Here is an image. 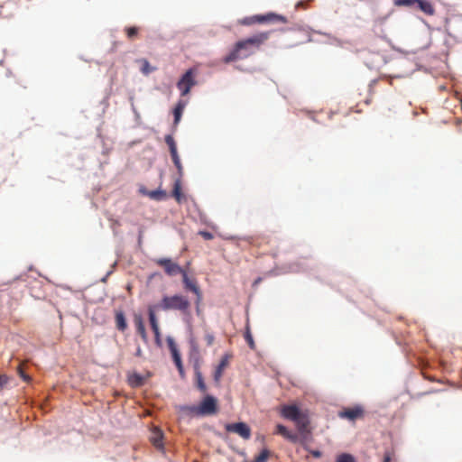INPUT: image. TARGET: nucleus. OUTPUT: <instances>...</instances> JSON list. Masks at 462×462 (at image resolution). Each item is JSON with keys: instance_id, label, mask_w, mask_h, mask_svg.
Returning a JSON list of instances; mask_svg holds the SVG:
<instances>
[{"instance_id": "cd10ccee", "label": "nucleus", "mask_w": 462, "mask_h": 462, "mask_svg": "<svg viewBox=\"0 0 462 462\" xmlns=\"http://www.w3.org/2000/svg\"><path fill=\"white\" fill-rule=\"evenodd\" d=\"M171 159H172V162H173L174 165L178 169L179 173L181 174L182 165L180 163V157L178 155V152L172 153V154H171Z\"/></svg>"}, {"instance_id": "c756f323", "label": "nucleus", "mask_w": 462, "mask_h": 462, "mask_svg": "<svg viewBox=\"0 0 462 462\" xmlns=\"http://www.w3.org/2000/svg\"><path fill=\"white\" fill-rule=\"evenodd\" d=\"M204 339L208 346H212L215 341V337L213 333L206 330Z\"/></svg>"}, {"instance_id": "412c9836", "label": "nucleus", "mask_w": 462, "mask_h": 462, "mask_svg": "<svg viewBox=\"0 0 462 462\" xmlns=\"http://www.w3.org/2000/svg\"><path fill=\"white\" fill-rule=\"evenodd\" d=\"M195 375H196V379H197V387L199 389V391H201L202 393H205L207 391V386L204 383L202 374L198 367L196 368Z\"/></svg>"}, {"instance_id": "bb28decb", "label": "nucleus", "mask_w": 462, "mask_h": 462, "mask_svg": "<svg viewBox=\"0 0 462 462\" xmlns=\"http://www.w3.org/2000/svg\"><path fill=\"white\" fill-rule=\"evenodd\" d=\"M337 462H356V459L352 455L344 453L337 457Z\"/></svg>"}, {"instance_id": "ea45409f", "label": "nucleus", "mask_w": 462, "mask_h": 462, "mask_svg": "<svg viewBox=\"0 0 462 462\" xmlns=\"http://www.w3.org/2000/svg\"><path fill=\"white\" fill-rule=\"evenodd\" d=\"M20 374L23 378V380L27 381L29 379L28 376H26L21 370H20Z\"/></svg>"}, {"instance_id": "f03ea898", "label": "nucleus", "mask_w": 462, "mask_h": 462, "mask_svg": "<svg viewBox=\"0 0 462 462\" xmlns=\"http://www.w3.org/2000/svg\"><path fill=\"white\" fill-rule=\"evenodd\" d=\"M280 414L286 420L295 423L299 435L303 440H306L310 434V419L306 411H302L296 404H285L280 408Z\"/></svg>"}, {"instance_id": "20e7f679", "label": "nucleus", "mask_w": 462, "mask_h": 462, "mask_svg": "<svg viewBox=\"0 0 462 462\" xmlns=\"http://www.w3.org/2000/svg\"><path fill=\"white\" fill-rule=\"evenodd\" d=\"M189 306V300L182 295L164 296L159 305L163 310H179L182 313H188Z\"/></svg>"}, {"instance_id": "9b49d317", "label": "nucleus", "mask_w": 462, "mask_h": 462, "mask_svg": "<svg viewBox=\"0 0 462 462\" xmlns=\"http://www.w3.org/2000/svg\"><path fill=\"white\" fill-rule=\"evenodd\" d=\"M167 344H168L169 349L171 353L173 361L178 368L180 374L183 375L184 370H183V365H182V362H181V358H180V354L177 348V346H176L173 338L168 337Z\"/></svg>"}, {"instance_id": "6e6552de", "label": "nucleus", "mask_w": 462, "mask_h": 462, "mask_svg": "<svg viewBox=\"0 0 462 462\" xmlns=\"http://www.w3.org/2000/svg\"><path fill=\"white\" fill-rule=\"evenodd\" d=\"M254 21L255 23H287L288 20L285 16L277 14L274 13H268L266 14H257L253 16Z\"/></svg>"}, {"instance_id": "7ed1b4c3", "label": "nucleus", "mask_w": 462, "mask_h": 462, "mask_svg": "<svg viewBox=\"0 0 462 462\" xmlns=\"http://www.w3.org/2000/svg\"><path fill=\"white\" fill-rule=\"evenodd\" d=\"M181 411L191 415L206 416L217 411V401L211 395H207L198 406H183Z\"/></svg>"}, {"instance_id": "b1692460", "label": "nucleus", "mask_w": 462, "mask_h": 462, "mask_svg": "<svg viewBox=\"0 0 462 462\" xmlns=\"http://www.w3.org/2000/svg\"><path fill=\"white\" fill-rule=\"evenodd\" d=\"M245 341L247 342L249 347L251 349H254L255 348V343L253 339V336L251 334V331H250V328L249 327L247 326L246 327V329H245Z\"/></svg>"}, {"instance_id": "c9c22d12", "label": "nucleus", "mask_w": 462, "mask_h": 462, "mask_svg": "<svg viewBox=\"0 0 462 462\" xmlns=\"http://www.w3.org/2000/svg\"><path fill=\"white\" fill-rule=\"evenodd\" d=\"M196 313L198 316L201 314L200 303L198 304V298L196 299Z\"/></svg>"}, {"instance_id": "e433bc0d", "label": "nucleus", "mask_w": 462, "mask_h": 462, "mask_svg": "<svg viewBox=\"0 0 462 462\" xmlns=\"http://www.w3.org/2000/svg\"><path fill=\"white\" fill-rule=\"evenodd\" d=\"M383 462H391V454L386 452L383 456Z\"/></svg>"}, {"instance_id": "4c0bfd02", "label": "nucleus", "mask_w": 462, "mask_h": 462, "mask_svg": "<svg viewBox=\"0 0 462 462\" xmlns=\"http://www.w3.org/2000/svg\"><path fill=\"white\" fill-rule=\"evenodd\" d=\"M311 454L313 457H319L321 456V452L319 451V450H314V451H311Z\"/></svg>"}, {"instance_id": "423d86ee", "label": "nucleus", "mask_w": 462, "mask_h": 462, "mask_svg": "<svg viewBox=\"0 0 462 462\" xmlns=\"http://www.w3.org/2000/svg\"><path fill=\"white\" fill-rule=\"evenodd\" d=\"M155 263L164 269V272L169 276H175L177 274H182L183 270L177 263L172 262L169 258H161L155 261Z\"/></svg>"}, {"instance_id": "5701e85b", "label": "nucleus", "mask_w": 462, "mask_h": 462, "mask_svg": "<svg viewBox=\"0 0 462 462\" xmlns=\"http://www.w3.org/2000/svg\"><path fill=\"white\" fill-rule=\"evenodd\" d=\"M165 143L169 146L171 154L178 152L176 143L174 141V138L171 134L165 136Z\"/></svg>"}, {"instance_id": "473e14b6", "label": "nucleus", "mask_w": 462, "mask_h": 462, "mask_svg": "<svg viewBox=\"0 0 462 462\" xmlns=\"http://www.w3.org/2000/svg\"><path fill=\"white\" fill-rule=\"evenodd\" d=\"M152 70V69H151V67H150V64H149L148 60H143L142 71H143L144 74H148V73H150Z\"/></svg>"}, {"instance_id": "a211bd4d", "label": "nucleus", "mask_w": 462, "mask_h": 462, "mask_svg": "<svg viewBox=\"0 0 462 462\" xmlns=\"http://www.w3.org/2000/svg\"><path fill=\"white\" fill-rule=\"evenodd\" d=\"M116 327L119 331L124 332L127 328V322L123 311L117 310L115 315Z\"/></svg>"}, {"instance_id": "aec40b11", "label": "nucleus", "mask_w": 462, "mask_h": 462, "mask_svg": "<svg viewBox=\"0 0 462 462\" xmlns=\"http://www.w3.org/2000/svg\"><path fill=\"white\" fill-rule=\"evenodd\" d=\"M146 195L152 199H154V200H162V199H165L167 198V194L164 190H162V189H156V190H152V191H149L146 193Z\"/></svg>"}, {"instance_id": "6ab92c4d", "label": "nucleus", "mask_w": 462, "mask_h": 462, "mask_svg": "<svg viewBox=\"0 0 462 462\" xmlns=\"http://www.w3.org/2000/svg\"><path fill=\"white\" fill-rule=\"evenodd\" d=\"M172 197L177 200L178 203H180L184 199V195L181 191V184L180 180H177L174 183L172 189Z\"/></svg>"}, {"instance_id": "a19ab883", "label": "nucleus", "mask_w": 462, "mask_h": 462, "mask_svg": "<svg viewBox=\"0 0 462 462\" xmlns=\"http://www.w3.org/2000/svg\"><path fill=\"white\" fill-rule=\"evenodd\" d=\"M261 282V278H258V279L254 282V283H258V282Z\"/></svg>"}, {"instance_id": "f3484780", "label": "nucleus", "mask_w": 462, "mask_h": 462, "mask_svg": "<svg viewBox=\"0 0 462 462\" xmlns=\"http://www.w3.org/2000/svg\"><path fill=\"white\" fill-rule=\"evenodd\" d=\"M187 106V102L184 100H179L174 110H173V116H174V126H177L180 123L183 111Z\"/></svg>"}, {"instance_id": "4468645a", "label": "nucleus", "mask_w": 462, "mask_h": 462, "mask_svg": "<svg viewBox=\"0 0 462 462\" xmlns=\"http://www.w3.org/2000/svg\"><path fill=\"white\" fill-rule=\"evenodd\" d=\"M163 433L159 429H154L152 431L150 440L152 444L159 450L163 449Z\"/></svg>"}, {"instance_id": "2f4dec72", "label": "nucleus", "mask_w": 462, "mask_h": 462, "mask_svg": "<svg viewBox=\"0 0 462 462\" xmlns=\"http://www.w3.org/2000/svg\"><path fill=\"white\" fill-rule=\"evenodd\" d=\"M152 329L153 334H154L155 341L157 343H160V341H161V332H160L159 325L152 327Z\"/></svg>"}, {"instance_id": "393cba45", "label": "nucleus", "mask_w": 462, "mask_h": 462, "mask_svg": "<svg viewBox=\"0 0 462 462\" xmlns=\"http://www.w3.org/2000/svg\"><path fill=\"white\" fill-rule=\"evenodd\" d=\"M125 31L128 39L133 40L134 37L138 35L139 28L135 26L126 27Z\"/></svg>"}, {"instance_id": "58836bf2", "label": "nucleus", "mask_w": 462, "mask_h": 462, "mask_svg": "<svg viewBox=\"0 0 462 462\" xmlns=\"http://www.w3.org/2000/svg\"><path fill=\"white\" fill-rule=\"evenodd\" d=\"M135 356L138 357H141L143 356V351H142L141 347H137Z\"/></svg>"}, {"instance_id": "f704fd0d", "label": "nucleus", "mask_w": 462, "mask_h": 462, "mask_svg": "<svg viewBox=\"0 0 462 462\" xmlns=\"http://www.w3.org/2000/svg\"><path fill=\"white\" fill-rule=\"evenodd\" d=\"M253 21H254L253 16H251V17H246V18H245V19L241 22V23H242V24H245V25H251V24H253V23H255V22H253Z\"/></svg>"}, {"instance_id": "1a4fd4ad", "label": "nucleus", "mask_w": 462, "mask_h": 462, "mask_svg": "<svg viewBox=\"0 0 462 462\" xmlns=\"http://www.w3.org/2000/svg\"><path fill=\"white\" fill-rule=\"evenodd\" d=\"M181 275L184 288L186 290L192 291L196 295V297L198 298V304L201 303L203 298L202 291H200L196 280L189 278L186 271H184Z\"/></svg>"}, {"instance_id": "39448f33", "label": "nucleus", "mask_w": 462, "mask_h": 462, "mask_svg": "<svg viewBox=\"0 0 462 462\" xmlns=\"http://www.w3.org/2000/svg\"><path fill=\"white\" fill-rule=\"evenodd\" d=\"M195 77L196 69H189L182 75V77L177 82V88L180 91L181 97L187 96L190 92L191 88L197 84Z\"/></svg>"}, {"instance_id": "c85d7f7f", "label": "nucleus", "mask_w": 462, "mask_h": 462, "mask_svg": "<svg viewBox=\"0 0 462 462\" xmlns=\"http://www.w3.org/2000/svg\"><path fill=\"white\" fill-rule=\"evenodd\" d=\"M393 3L396 6H412L416 0H394Z\"/></svg>"}, {"instance_id": "9d476101", "label": "nucleus", "mask_w": 462, "mask_h": 462, "mask_svg": "<svg viewBox=\"0 0 462 462\" xmlns=\"http://www.w3.org/2000/svg\"><path fill=\"white\" fill-rule=\"evenodd\" d=\"M364 409L360 405H356L354 407L345 408L343 411H339L338 416L342 419H347L349 420H355L356 419H360L364 416Z\"/></svg>"}, {"instance_id": "f8f14e48", "label": "nucleus", "mask_w": 462, "mask_h": 462, "mask_svg": "<svg viewBox=\"0 0 462 462\" xmlns=\"http://www.w3.org/2000/svg\"><path fill=\"white\" fill-rule=\"evenodd\" d=\"M231 358V356L228 354H226L220 360L218 365L217 366L215 373H214V380L218 383L223 375V372L226 369V367L229 364V359Z\"/></svg>"}, {"instance_id": "f257e3e1", "label": "nucleus", "mask_w": 462, "mask_h": 462, "mask_svg": "<svg viewBox=\"0 0 462 462\" xmlns=\"http://www.w3.org/2000/svg\"><path fill=\"white\" fill-rule=\"evenodd\" d=\"M270 38V32H262L235 43L230 52L224 57L225 63L245 60L254 54Z\"/></svg>"}, {"instance_id": "4be33fe9", "label": "nucleus", "mask_w": 462, "mask_h": 462, "mask_svg": "<svg viewBox=\"0 0 462 462\" xmlns=\"http://www.w3.org/2000/svg\"><path fill=\"white\" fill-rule=\"evenodd\" d=\"M143 377L138 374H134L129 376V383L134 387H138L143 384Z\"/></svg>"}, {"instance_id": "dca6fc26", "label": "nucleus", "mask_w": 462, "mask_h": 462, "mask_svg": "<svg viewBox=\"0 0 462 462\" xmlns=\"http://www.w3.org/2000/svg\"><path fill=\"white\" fill-rule=\"evenodd\" d=\"M418 9H420L422 13L429 16H432L435 14V8L431 2L428 0H416Z\"/></svg>"}, {"instance_id": "7c9ffc66", "label": "nucleus", "mask_w": 462, "mask_h": 462, "mask_svg": "<svg viewBox=\"0 0 462 462\" xmlns=\"http://www.w3.org/2000/svg\"><path fill=\"white\" fill-rule=\"evenodd\" d=\"M9 377L5 374H0V392L6 386Z\"/></svg>"}, {"instance_id": "72a5a7b5", "label": "nucleus", "mask_w": 462, "mask_h": 462, "mask_svg": "<svg viewBox=\"0 0 462 462\" xmlns=\"http://www.w3.org/2000/svg\"><path fill=\"white\" fill-rule=\"evenodd\" d=\"M199 235L205 239V240H211L213 239L214 236L210 232L208 231H200Z\"/></svg>"}, {"instance_id": "2eb2a0df", "label": "nucleus", "mask_w": 462, "mask_h": 462, "mask_svg": "<svg viewBox=\"0 0 462 462\" xmlns=\"http://www.w3.org/2000/svg\"><path fill=\"white\" fill-rule=\"evenodd\" d=\"M275 433L294 443L299 440V436L297 434L291 432L285 426L282 424H278L276 426Z\"/></svg>"}, {"instance_id": "a878e982", "label": "nucleus", "mask_w": 462, "mask_h": 462, "mask_svg": "<svg viewBox=\"0 0 462 462\" xmlns=\"http://www.w3.org/2000/svg\"><path fill=\"white\" fill-rule=\"evenodd\" d=\"M148 314H149V321L151 324V328L153 326H158L159 323H158V320H157V318H156V315H155V312H154V310L152 307H149Z\"/></svg>"}, {"instance_id": "0eeeda50", "label": "nucleus", "mask_w": 462, "mask_h": 462, "mask_svg": "<svg viewBox=\"0 0 462 462\" xmlns=\"http://www.w3.org/2000/svg\"><path fill=\"white\" fill-rule=\"evenodd\" d=\"M225 429L228 432L237 434L244 439H249L251 438V429L245 422L228 423L225 426Z\"/></svg>"}, {"instance_id": "ddd939ff", "label": "nucleus", "mask_w": 462, "mask_h": 462, "mask_svg": "<svg viewBox=\"0 0 462 462\" xmlns=\"http://www.w3.org/2000/svg\"><path fill=\"white\" fill-rule=\"evenodd\" d=\"M136 332L140 335L144 343L148 342V336L146 333L143 319L141 315H135L134 319Z\"/></svg>"}]
</instances>
